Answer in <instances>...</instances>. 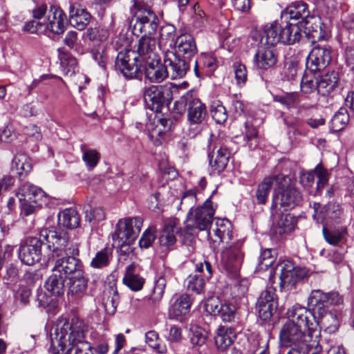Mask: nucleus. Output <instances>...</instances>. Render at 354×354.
I'll list each match as a JSON object with an SVG mask.
<instances>
[{
    "mask_svg": "<svg viewBox=\"0 0 354 354\" xmlns=\"http://www.w3.org/2000/svg\"><path fill=\"white\" fill-rule=\"evenodd\" d=\"M59 58L62 70L65 75H72L78 71L77 61L71 53L60 52Z\"/></svg>",
    "mask_w": 354,
    "mask_h": 354,
    "instance_id": "a19ab883",
    "label": "nucleus"
},
{
    "mask_svg": "<svg viewBox=\"0 0 354 354\" xmlns=\"http://www.w3.org/2000/svg\"><path fill=\"white\" fill-rule=\"evenodd\" d=\"M175 55L179 58L182 55L184 60L194 55L197 53V47L194 38L189 34L179 35L176 39ZM187 64V62H186Z\"/></svg>",
    "mask_w": 354,
    "mask_h": 354,
    "instance_id": "c85d7f7f",
    "label": "nucleus"
},
{
    "mask_svg": "<svg viewBox=\"0 0 354 354\" xmlns=\"http://www.w3.org/2000/svg\"><path fill=\"white\" fill-rule=\"evenodd\" d=\"M317 81H319V78L315 77L312 74L309 75L306 73L301 80V87L302 88H319L316 85Z\"/></svg>",
    "mask_w": 354,
    "mask_h": 354,
    "instance_id": "774afa93",
    "label": "nucleus"
},
{
    "mask_svg": "<svg viewBox=\"0 0 354 354\" xmlns=\"http://www.w3.org/2000/svg\"><path fill=\"white\" fill-rule=\"evenodd\" d=\"M243 243L237 241L222 251V261L226 270L236 276L243 261L244 253L243 252Z\"/></svg>",
    "mask_w": 354,
    "mask_h": 354,
    "instance_id": "6ab92c4d",
    "label": "nucleus"
},
{
    "mask_svg": "<svg viewBox=\"0 0 354 354\" xmlns=\"http://www.w3.org/2000/svg\"><path fill=\"white\" fill-rule=\"evenodd\" d=\"M288 323L292 325L299 326L304 329H310L309 315L312 316V313L308 308L295 304L288 309L286 312Z\"/></svg>",
    "mask_w": 354,
    "mask_h": 354,
    "instance_id": "a878e982",
    "label": "nucleus"
},
{
    "mask_svg": "<svg viewBox=\"0 0 354 354\" xmlns=\"http://www.w3.org/2000/svg\"><path fill=\"white\" fill-rule=\"evenodd\" d=\"M208 160L211 175H220L227 167L230 157L228 146L221 138L211 137L208 142Z\"/></svg>",
    "mask_w": 354,
    "mask_h": 354,
    "instance_id": "4468645a",
    "label": "nucleus"
},
{
    "mask_svg": "<svg viewBox=\"0 0 354 354\" xmlns=\"http://www.w3.org/2000/svg\"><path fill=\"white\" fill-rule=\"evenodd\" d=\"M179 231L175 220H169L165 223L159 236L160 245L169 248L176 242V234Z\"/></svg>",
    "mask_w": 354,
    "mask_h": 354,
    "instance_id": "473e14b6",
    "label": "nucleus"
},
{
    "mask_svg": "<svg viewBox=\"0 0 354 354\" xmlns=\"http://www.w3.org/2000/svg\"><path fill=\"white\" fill-rule=\"evenodd\" d=\"M324 237L326 241L332 245H337L345 238L347 234V227L341 226L333 229H327L326 227L322 230Z\"/></svg>",
    "mask_w": 354,
    "mask_h": 354,
    "instance_id": "ea45409f",
    "label": "nucleus"
},
{
    "mask_svg": "<svg viewBox=\"0 0 354 354\" xmlns=\"http://www.w3.org/2000/svg\"><path fill=\"white\" fill-rule=\"evenodd\" d=\"M131 11L133 14L132 32L134 35L138 36L143 33V36H149L156 32L159 20L148 5L134 0Z\"/></svg>",
    "mask_w": 354,
    "mask_h": 354,
    "instance_id": "9d476101",
    "label": "nucleus"
},
{
    "mask_svg": "<svg viewBox=\"0 0 354 354\" xmlns=\"http://www.w3.org/2000/svg\"><path fill=\"white\" fill-rule=\"evenodd\" d=\"M301 32L297 24L286 23L282 26L277 21H274L265 27L263 35L267 44L275 45L281 42L290 45L299 41L301 37Z\"/></svg>",
    "mask_w": 354,
    "mask_h": 354,
    "instance_id": "9b49d317",
    "label": "nucleus"
},
{
    "mask_svg": "<svg viewBox=\"0 0 354 354\" xmlns=\"http://www.w3.org/2000/svg\"><path fill=\"white\" fill-rule=\"evenodd\" d=\"M192 91H188L180 100L175 102L174 111L181 115L185 111V106L187 104V120L189 124H200L206 118L207 108L200 99L193 97Z\"/></svg>",
    "mask_w": 354,
    "mask_h": 354,
    "instance_id": "ddd939ff",
    "label": "nucleus"
},
{
    "mask_svg": "<svg viewBox=\"0 0 354 354\" xmlns=\"http://www.w3.org/2000/svg\"><path fill=\"white\" fill-rule=\"evenodd\" d=\"M188 290L200 294L204 289L205 281H207L202 274H189L187 279Z\"/></svg>",
    "mask_w": 354,
    "mask_h": 354,
    "instance_id": "603ef678",
    "label": "nucleus"
},
{
    "mask_svg": "<svg viewBox=\"0 0 354 354\" xmlns=\"http://www.w3.org/2000/svg\"><path fill=\"white\" fill-rule=\"evenodd\" d=\"M218 297L209 298L205 304V308L207 313L214 315H218L220 313V308L223 306Z\"/></svg>",
    "mask_w": 354,
    "mask_h": 354,
    "instance_id": "e2e57ef3",
    "label": "nucleus"
},
{
    "mask_svg": "<svg viewBox=\"0 0 354 354\" xmlns=\"http://www.w3.org/2000/svg\"><path fill=\"white\" fill-rule=\"evenodd\" d=\"M136 265L131 263L126 268L123 283L133 291L140 290L145 283V279L135 273Z\"/></svg>",
    "mask_w": 354,
    "mask_h": 354,
    "instance_id": "4c0bfd02",
    "label": "nucleus"
},
{
    "mask_svg": "<svg viewBox=\"0 0 354 354\" xmlns=\"http://www.w3.org/2000/svg\"><path fill=\"white\" fill-rule=\"evenodd\" d=\"M322 25L321 19L313 15H310L309 19L305 20L304 23L301 24L304 28L306 32L308 33H322Z\"/></svg>",
    "mask_w": 354,
    "mask_h": 354,
    "instance_id": "5fc2aeb1",
    "label": "nucleus"
},
{
    "mask_svg": "<svg viewBox=\"0 0 354 354\" xmlns=\"http://www.w3.org/2000/svg\"><path fill=\"white\" fill-rule=\"evenodd\" d=\"M233 68L237 85L239 86H244L248 78L245 66L241 63H235Z\"/></svg>",
    "mask_w": 354,
    "mask_h": 354,
    "instance_id": "13d9d810",
    "label": "nucleus"
},
{
    "mask_svg": "<svg viewBox=\"0 0 354 354\" xmlns=\"http://www.w3.org/2000/svg\"><path fill=\"white\" fill-rule=\"evenodd\" d=\"M349 122V115L346 108H340L330 120V128L333 131H340L344 129Z\"/></svg>",
    "mask_w": 354,
    "mask_h": 354,
    "instance_id": "c03bdc74",
    "label": "nucleus"
},
{
    "mask_svg": "<svg viewBox=\"0 0 354 354\" xmlns=\"http://www.w3.org/2000/svg\"><path fill=\"white\" fill-rule=\"evenodd\" d=\"M20 279L19 268L17 263H10L6 266L2 275V281L8 288L12 289Z\"/></svg>",
    "mask_w": 354,
    "mask_h": 354,
    "instance_id": "58836bf2",
    "label": "nucleus"
},
{
    "mask_svg": "<svg viewBox=\"0 0 354 354\" xmlns=\"http://www.w3.org/2000/svg\"><path fill=\"white\" fill-rule=\"evenodd\" d=\"M299 97L298 92L285 93L282 95H273V100L281 104L289 106L294 104Z\"/></svg>",
    "mask_w": 354,
    "mask_h": 354,
    "instance_id": "bf43d9fd",
    "label": "nucleus"
},
{
    "mask_svg": "<svg viewBox=\"0 0 354 354\" xmlns=\"http://www.w3.org/2000/svg\"><path fill=\"white\" fill-rule=\"evenodd\" d=\"M47 6L41 5L32 10L33 19L27 22L24 27L25 31L30 33L44 32L42 19L46 13Z\"/></svg>",
    "mask_w": 354,
    "mask_h": 354,
    "instance_id": "72a5a7b5",
    "label": "nucleus"
},
{
    "mask_svg": "<svg viewBox=\"0 0 354 354\" xmlns=\"http://www.w3.org/2000/svg\"><path fill=\"white\" fill-rule=\"evenodd\" d=\"M303 201L301 192L295 187L289 186L275 191L272 195L271 211L277 209L278 206L283 211H290L299 206Z\"/></svg>",
    "mask_w": 354,
    "mask_h": 354,
    "instance_id": "f3484780",
    "label": "nucleus"
},
{
    "mask_svg": "<svg viewBox=\"0 0 354 354\" xmlns=\"http://www.w3.org/2000/svg\"><path fill=\"white\" fill-rule=\"evenodd\" d=\"M173 125V120L164 115L160 116L156 113L153 119L149 118L148 122H146V129L154 145L159 146L162 144L165 134L171 130Z\"/></svg>",
    "mask_w": 354,
    "mask_h": 354,
    "instance_id": "a211bd4d",
    "label": "nucleus"
},
{
    "mask_svg": "<svg viewBox=\"0 0 354 354\" xmlns=\"http://www.w3.org/2000/svg\"><path fill=\"white\" fill-rule=\"evenodd\" d=\"M146 77L151 82H160L172 73V77H182L185 75L188 66L184 59H180L172 51H167L164 56V66L160 65V62L153 66L145 64Z\"/></svg>",
    "mask_w": 354,
    "mask_h": 354,
    "instance_id": "423d86ee",
    "label": "nucleus"
},
{
    "mask_svg": "<svg viewBox=\"0 0 354 354\" xmlns=\"http://www.w3.org/2000/svg\"><path fill=\"white\" fill-rule=\"evenodd\" d=\"M210 112L213 120L217 124H223L227 119V113L225 107L219 100L212 102L210 106Z\"/></svg>",
    "mask_w": 354,
    "mask_h": 354,
    "instance_id": "09e8293b",
    "label": "nucleus"
},
{
    "mask_svg": "<svg viewBox=\"0 0 354 354\" xmlns=\"http://www.w3.org/2000/svg\"><path fill=\"white\" fill-rule=\"evenodd\" d=\"M44 32L49 30L57 35L62 34L67 26L68 19L64 12L57 6H52L42 19Z\"/></svg>",
    "mask_w": 354,
    "mask_h": 354,
    "instance_id": "412c9836",
    "label": "nucleus"
},
{
    "mask_svg": "<svg viewBox=\"0 0 354 354\" xmlns=\"http://www.w3.org/2000/svg\"><path fill=\"white\" fill-rule=\"evenodd\" d=\"M275 259H259L258 263L256 267L255 272L266 271L269 269L270 274L268 277L269 283L274 284L275 283L274 278L277 272L279 270H276V266H274V262Z\"/></svg>",
    "mask_w": 354,
    "mask_h": 354,
    "instance_id": "49530a36",
    "label": "nucleus"
},
{
    "mask_svg": "<svg viewBox=\"0 0 354 354\" xmlns=\"http://www.w3.org/2000/svg\"><path fill=\"white\" fill-rule=\"evenodd\" d=\"M277 62V54L274 45L266 42L264 35L261 36L260 46L253 57L254 67L257 70H268L273 67Z\"/></svg>",
    "mask_w": 354,
    "mask_h": 354,
    "instance_id": "aec40b11",
    "label": "nucleus"
},
{
    "mask_svg": "<svg viewBox=\"0 0 354 354\" xmlns=\"http://www.w3.org/2000/svg\"><path fill=\"white\" fill-rule=\"evenodd\" d=\"M156 239L155 232L152 229H148L144 232L140 241L139 245L142 248H149Z\"/></svg>",
    "mask_w": 354,
    "mask_h": 354,
    "instance_id": "052dcab7",
    "label": "nucleus"
},
{
    "mask_svg": "<svg viewBox=\"0 0 354 354\" xmlns=\"http://www.w3.org/2000/svg\"><path fill=\"white\" fill-rule=\"evenodd\" d=\"M236 337V333L232 327L220 326L214 337L215 344L221 350H225L233 343Z\"/></svg>",
    "mask_w": 354,
    "mask_h": 354,
    "instance_id": "7c9ffc66",
    "label": "nucleus"
},
{
    "mask_svg": "<svg viewBox=\"0 0 354 354\" xmlns=\"http://www.w3.org/2000/svg\"><path fill=\"white\" fill-rule=\"evenodd\" d=\"M109 31L102 28H90L86 31V37L91 41H104L109 37Z\"/></svg>",
    "mask_w": 354,
    "mask_h": 354,
    "instance_id": "4d7b16f0",
    "label": "nucleus"
},
{
    "mask_svg": "<svg viewBox=\"0 0 354 354\" xmlns=\"http://www.w3.org/2000/svg\"><path fill=\"white\" fill-rule=\"evenodd\" d=\"M58 223L68 229L77 227L80 222V216L74 208H66L58 214Z\"/></svg>",
    "mask_w": 354,
    "mask_h": 354,
    "instance_id": "e433bc0d",
    "label": "nucleus"
},
{
    "mask_svg": "<svg viewBox=\"0 0 354 354\" xmlns=\"http://www.w3.org/2000/svg\"><path fill=\"white\" fill-rule=\"evenodd\" d=\"M182 338V329L176 325H172L169 329V334L166 339L171 343L180 342Z\"/></svg>",
    "mask_w": 354,
    "mask_h": 354,
    "instance_id": "338daca9",
    "label": "nucleus"
},
{
    "mask_svg": "<svg viewBox=\"0 0 354 354\" xmlns=\"http://www.w3.org/2000/svg\"><path fill=\"white\" fill-rule=\"evenodd\" d=\"M216 227L214 234L218 240H214V243H228L232 237V225L226 218H217L215 223Z\"/></svg>",
    "mask_w": 354,
    "mask_h": 354,
    "instance_id": "2f4dec72",
    "label": "nucleus"
},
{
    "mask_svg": "<svg viewBox=\"0 0 354 354\" xmlns=\"http://www.w3.org/2000/svg\"><path fill=\"white\" fill-rule=\"evenodd\" d=\"M215 209L213 207V203L210 198H207L201 206L198 207L194 214L192 213V207L189 209L187 214V221L190 222L185 227L187 234H192L194 230L200 231L207 230L209 234V229L212 225Z\"/></svg>",
    "mask_w": 354,
    "mask_h": 354,
    "instance_id": "f8f14e48",
    "label": "nucleus"
},
{
    "mask_svg": "<svg viewBox=\"0 0 354 354\" xmlns=\"http://www.w3.org/2000/svg\"><path fill=\"white\" fill-rule=\"evenodd\" d=\"M243 136V146H248L250 149H254L257 145L259 131L257 128L250 122L244 123Z\"/></svg>",
    "mask_w": 354,
    "mask_h": 354,
    "instance_id": "79ce46f5",
    "label": "nucleus"
},
{
    "mask_svg": "<svg viewBox=\"0 0 354 354\" xmlns=\"http://www.w3.org/2000/svg\"><path fill=\"white\" fill-rule=\"evenodd\" d=\"M144 99L147 106L156 113L168 106L172 99L171 90H145Z\"/></svg>",
    "mask_w": 354,
    "mask_h": 354,
    "instance_id": "5701e85b",
    "label": "nucleus"
},
{
    "mask_svg": "<svg viewBox=\"0 0 354 354\" xmlns=\"http://www.w3.org/2000/svg\"><path fill=\"white\" fill-rule=\"evenodd\" d=\"M142 226L140 218H126L120 220L112 235V239L118 244V253L120 257H129L134 253V243Z\"/></svg>",
    "mask_w": 354,
    "mask_h": 354,
    "instance_id": "20e7f679",
    "label": "nucleus"
},
{
    "mask_svg": "<svg viewBox=\"0 0 354 354\" xmlns=\"http://www.w3.org/2000/svg\"><path fill=\"white\" fill-rule=\"evenodd\" d=\"M310 15L308 4L302 1L292 2L281 12L282 19L297 20L300 25Z\"/></svg>",
    "mask_w": 354,
    "mask_h": 354,
    "instance_id": "cd10ccee",
    "label": "nucleus"
},
{
    "mask_svg": "<svg viewBox=\"0 0 354 354\" xmlns=\"http://www.w3.org/2000/svg\"><path fill=\"white\" fill-rule=\"evenodd\" d=\"M72 241H71L58 257H55L50 265H52V274L45 281V288L53 295L60 297L66 290L65 282L69 275Z\"/></svg>",
    "mask_w": 354,
    "mask_h": 354,
    "instance_id": "39448f33",
    "label": "nucleus"
},
{
    "mask_svg": "<svg viewBox=\"0 0 354 354\" xmlns=\"http://www.w3.org/2000/svg\"><path fill=\"white\" fill-rule=\"evenodd\" d=\"M192 304V299L187 294L174 295L170 301L169 317L177 320L180 319L189 313Z\"/></svg>",
    "mask_w": 354,
    "mask_h": 354,
    "instance_id": "b1692460",
    "label": "nucleus"
},
{
    "mask_svg": "<svg viewBox=\"0 0 354 354\" xmlns=\"http://www.w3.org/2000/svg\"><path fill=\"white\" fill-rule=\"evenodd\" d=\"M138 57L131 50L120 51L116 57L115 65L123 75L128 78L138 77L139 68L136 62L140 65L153 66L160 61L157 53V42L154 37L142 36L138 41L137 47Z\"/></svg>",
    "mask_w": 354,
    "mask_h": 354,
    "instance_id": "7ed1b4c3",
    "label": "nucleus"
},
{
    "mask_svg": "<svg viewBox=\"0 0 354 354\" xmlns=\"http://www.w3.org/2000/svg\"><path fill=\"white\" fill-rule=\"evenodd\" d=\"M167 280L164 277H160L156 280L154 286L150 295V299L153 302L159 301L165 292Z\"/></svg>",
    "mask_w": 354,
    "mask_h": 354,
    "instance_id": "6e6d98bb",
    "label": "nucleus"
},
{
    "mask_svg": "<svg viewBox=\"0 0 354 354\" xmlns=\"http://www.w3.org/2000/svg\"><path fill=\"white\" fill-rule=\"evenodd\" d=\"M316 177L318 178L317 183L324 185H328L329 174L326 169H325L322 163L318 164L314 169Z\"/></svg>",
    "mask_w": 354,
    "mask_h": 354,
    "instance_id": "0e129e2a",
    "label": "nucleus"
},
{
    "mask_svg": "<svg viewBox=\"0 0 354 354\" xmlns=\"http://www.w3.org/2000/svg\"><path fill=\"white\" fill-rule=\"evenodd\" d=\"M146 343L153 349L160 348L159 335L155 330H149L145 333Z\"/></svg>",
    "mask_w": 354,
    "mask_h": 354,
    "instance_id": "69168bd1",
    "label": "nucleus"
},
{
    "mask_svg": "<svg viewBox=\"0 0 354 354\" xmlns=\"http://www.w3.org/2000/svg\"><path fill=\"white\" fill-rule=\"evenodd\" d=\"M100 160V153L94 149H82V160L88 171H92Z\"/></svg>",
    "mask_w": 354,
    "mask_h": 354,
    "instance_id": "8fccbe9b",
    "label": "nucleus"
},
{
    "mask_svg": "<svg viewBox=\"0 0 354 354\" xmlns=\"http://www.w3.org/2000/svg\"><path fill=\"white\" fill-rule=\"evenodd\" d=\"M68 15V23L80 30L87 26L91 18V14L85 8L75 3H70Z\"/></svg>",
    "mask_w": 354,
    "mask_h": 354,
    "instance_id": "bb28decb",
    "label": "nucleus"
},
{
    "mask_svg": "<svg viewBox=\"0 0 354 354\" xmlns=\"http://www.w3.org/2000/svg\"><path fill=\"white\" fill-rule=\"evenodd\" d=\"M328 296L326 292L322 290H313L308 298V309L312 313V316L315 319L316 315L318 319L324 317L328 311Z\"/></svg>",
    "mask_w": 354,
    "mask_h": 354,
    "instance_id": "393cba45",
    "label": "nucleus"
},
{
    "mask_svg": "<svg viewBox=\"0 0 354 354\" xmlns=\"http://www.w3.org/2000/svg\"><path fill=\"white\" fill-rule=\"evenodd\" d=\"M71 242L68 233L60 228L50 227L41 229L39 236L29 237L19 246L18 257L21 263L32 266L39 262L42 257H47L50 264L55 257L64 250Z\"/></svg>",
    "mask_w": 354,
    "mask_h": 354,
    "instance_id": "f257e3e1",
    "label": "nucleus"
},
{
    "mask_svg": "<svg viewBox=\"0 0 354 354\" xmlns=\"http://www.w3.org/2000/svg\"><path fill=\"white\" fill-rule=\"evenodd\" d=\"M17 196L19 201L20 215L23 217L35 214L48 203L47 194L40 187L29 183L19 187Z\"/></svg>",
    "mask_w": 354,
    "mask_h": 354,
    "instance_id": "6e6552de",
    "label": "nucleus"
},
{
    "mask_svg": "<svg viewBox=\"0 0 354 354\" xmlns=\"http://www.w3.org/2000/svg\"><path fill=\"white\" fill-rule=\"evenodd\" d=\"M15 170L20 178L25 177L32 169L28 158L24 154H18L12 162V170Z\"/></svg>",
    "mask_w": 354,
    "mask_h": 354,
    "instance_id": "37998d69",
    "label": "nucleus"
},
{
    "mask_svg": "<svg viewBox=\"0 0 354 354\" xmlns=\"http://www.w3.org/2000/svg\"><path fill=\"white\" fill-rule=\"evenodd\" d=\"M331 48L329 46H315L307 57V68L310 72L324 70L331 61Z\"/></svg>",
    "mask_w": 354,
    "mask_h": 354,
    "instance_id": "4be33fe9",
    "label": "nucleus"
},
{
    "mask_svg": "<svg viewBox=\"0 0 354 354\" xmlns=\"http://www.w3.org/2000/svg\"><path fill=\"white\" fill-rule=\"evenodd\" d=\"M85 221L95 225L105 218L104 209L100 207H93L91 205L84 207Z\"/></svg>",
    "mask_w": 354,
    "mask_h": 354,
    "instance_id": "de8ad7c7",
    "label": "nucleus"
},
{
    "mask_svg": "<svg viewBox=\"0 0 354 354\" xmlns=\"http://www.w3.org/2000/svg\"><path fill=\"white\" fill-rule=\"evenodd\" d=\"M88 326L77 317L69 322L58 320L51 334L50 354H95L92 344L86 340Z\"/></svg>",
    "mask_w": 354,
    "mask_h": 354,
    "instance_id": "f03ea898",
    "label": "nucleus"
},
{
    "mask_svg": "<svg viewBox=\"0 0 354 354\" xmlns=\"http://www.w3.org/2000/svg\"><path fill=\"white\" fill-rule=\"evenodd\" d=\"M207 334L204 330L196 329L192 331L190 342L193 346H202L206 343Z\"/></svg>",
    "mask_w": 354,
    "mask_h": 354,
    "instance_id": "680f3d73",
    "label": "nucleus"
},
{
    "mask_svg": "<svg viewBox=\"0 0 354 354\" xmlns=\"http://www.w3.org/2000/svg\"><path fill=\"white\" fill-rule=\"evenodd\" d=\"M306 329L284 323L279 332V342L282 347L290 348L287 354H307L310 335Z\"/></svg>",
    "mask_w": 354,
    "mask_h": 354,
    "instance_id": "1a4fd4ad",
    "label": "nucleus"
},
{
    "mask_svg": "<svg viewBox=\"0 0 354 354\" xmlns=\"http://www.w3.org/2000/svg\"><path fill=\"white\" fill-rule=\"evenodd\" d=\"M275 210V213L274 210L272 211V218L276 232L282 235L294 230L297 223V218L290 213H278L277 209Z\"/></svg>",
    "mask_w": 354,
    "mask_h": 354,
    "instance_id": "c756f323",
    "label": "nucleus"
},
{
    "mask_svg": "<svg viewBox=\"0 0 354 354\" xmlns=\"http://www.w3.org/2000/svg\"><path fill=\"white\" fill-rule=\"evenodd\" d=\"M93 60L97 64L101 70L104 73L106 65L108 62L107 52L104 45H100L91 50Z\"/></svg>",
    "mask_w": 354,
    "mask_h": 354,
    "instance_id": "864d4df0",
    "label": "nucleus"
},
{
    "mask_svg": "<svg viewBox=\"0 0 354 354\" xmlns=\"http://www.w3.org/2000/svg\"><path fill=\"white\" fill-rule=\"evenodd\" d=\"M218 317L224 323L233 324L237 322L236 308L234 304L225 302L220 308Z\"/></svg>",
    "mask_w": 354,
    "mask_h": 354,
    "instance_id": "a18cd8bd",
    "label": "nucleus"
},
{
    "mask_svg": "<svg viewBox=\"0 0 354 354\" xmlns=\"http://www.w3.org/2000/svg\"><path fill=\"white\" fill-rule=\"evenodd\" d=\"M316 85L319 88H335L339 86L338 73L332 71L330 73H326L319 78V81L316 82Z\"/></svg>",
    "mask_w": 354,
    "mask_h": 354,
    "instance_id": "3c124183",
    "label": "nucleus"
},
{
    "mask_svg": "<svg viewBox=\"0 0 354 354\" xmlns=\"http://www.w3.org/2000/svg\"><path fill=\"white\" fill-rule=\"evenodd\" d=\"M263 290L257 299L256 308L259 318L264 322L274 326L275 322L274 316L279 306V299L276 288L270 283Z\"/></svg>",
    "mask_w": 354,
    "mask_h": 354,
    "instance_id": "2eb2a0df",
    "label": "nucleus"
},
{
    "mask_svg": "<svg viewBox=\"0 0 354 354\" xmlns=\"http://www.w3.org/2000/svg\"><path fill=\"white\" fill-rule=\"evenodd\" d=\"M279 179L278 176L266 177L257 186L255 198L259 205H265L268 201L274 180Z\"/></svg>",
    "mask_w": 354,
    "mask_h": 354,
    "instance_id": "f704fd0d",
    "label": "nucleus"
},
{
    "mask_svg": "<svg viewBox=\"0 0 354 354\" xmlns=\"http://www.w3.org/2000/svg\"><path fill=\"white\" fill-rule=\"evenodd\" d=\"M112 247H105L97 251L91 259L90 266L94 269H103L111 263L113 255Z\"/></svg>",
    "mask_w": 354,
    "mask_h": 354,
    "instance_id": "c9c22d12",
    "label": "nucleus"
},
{
    "mask_svg": "<svg viewBox=\"0 0 354 354\" xmlns=\"http://www.w3.org/2000/svg\"><path fill=\"white\" fill-rule=\"evenodd\" d=\"M69 275L68 277V296H75L77 298L81 297L85 293L88 288V278L84 271V266L82 261L79 258L80 250L77 243L72 242Z\"/></svg>",
    "mask_w": 354,
    "mask_h": 354,
    "instance_id": "0eeeda50",
    "label": "nucleus"
},
{
    "mask_svg": "<svg viewBox=\"0 0 354 354\" xmlns=\"http://www.w3.org/2000/svg\"><path fill=\"white\" fill-rule=\"evenodd\" d=\"M276 270L279 271L281 291L295 290L297 284L308 276L306 268L295 267L290 261L277 264Z\"/></svg>",
    "mask_w": 354,
    "mask_h": 354,
    "instance_id": "dca6fc26",
    "label": "nucleus"
}]
</instances>
